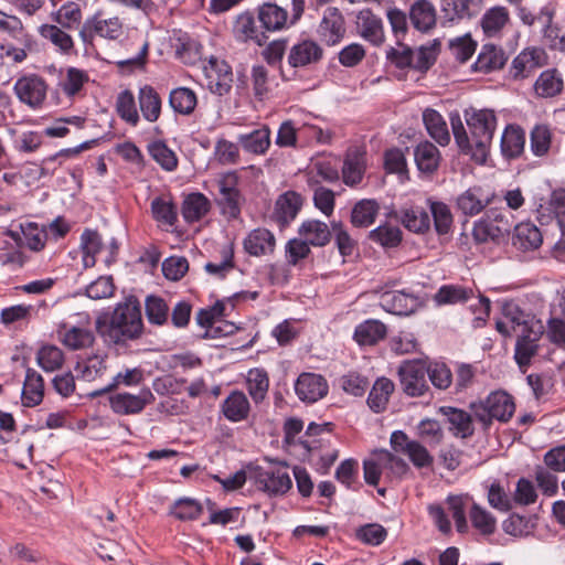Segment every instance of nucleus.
<instances>
[{"instance_id":"1","label":"nucleus","mask_w":565,"mask_h":565,"mask_svg":"<svg viewBox=\"0 0 565 565\" xmlns=\"http://www.w3.org/2000/svg\"><path fill=\"white\" fill-rule=\"evenodd\" d=\"M469 135L459 117L451 116V128L455 141L460 150L479 163H484L497 128V116L491 109H473L465 111Z\"/></svg>"},{"instance_id":"2","label":"nucleus","mask_w":565,"mask_h":565,"mask_svg":"<svg viewBox=\"0 0 565 565\" xmlns=\"http://www.w3.org/2000/svg\"><path fill=\"white\" fill-rule=\"evenodd\" d=\"M95 328L109 344L119 345L139 339L143 332V322L138 300L129 297L117 303L113 312L99 315Z\"/></svg>"},{"instance_id":"3","label":"nucleus","mask_w":565,"mask_h":565,"mask_svg":"<svg viewBox=\"0 0 565 565\" xmlns=\"http://www.w3.org/2000/svg\"><path fill=\"white\" fill-rule=\"evenodd\" d=\"M469 408L475 419L481 424L483 431H488L494 419L502 423L509 422L514 414L515 404L510 394L495 391L484 399L470 403Z\"/></svg>"},{"instance_id":"4","label":"nucleus","mask_w":565,"mask_h":565,"mask_svg":"<svg viewBox=\"0 0 565 565\" xmlns=\"http://www.w3.org/2000/svg\"><path fill=\"white\" fill-rule=\"evenodd\" d=\"M434 45L420 46L417 51H413L409 46L398 43L397 47H390L386 51V60L396 68H412L419 73H426L437 60V50Z\"/></svg>"},{"instance_id":"5","label":"nucleus","mask_w":565,"mask_h":565,"mask_svg":"<svg viewBox=\"0 0 565 565\" xmlns=\"http://www.w3.org/2000/svg\"><path fill=\"white\" fill-rule=\"evenodd\" d=\"M124 34V23L118 17L104 19L100 12L85 20L79 38L86 46H94L96 35L107 40H118Z\"/></svg>"},{"instance_id":"6","label":"nucleus","mask_w":565,"mask_h":565,"mask_svg":"<svg viewBox=\"0 0 565 565\" xmlns=\"http://www.w3.org/2000/svg\"><path fill=\"white\" fill-rule=\"evenodd\" d=\"M427 367L422 361H406L398 369L403 392L412 397L422 396L428 391Z\"/></svg>"},{"instance_id":"7","label":"nucleus","mask_w":565,"mask_h":565,"mask_svg":"<svg viewBox=\"0 0 565 565\" xmlns=\"http://www.w3.org/2000/svg\"><path fill=\"white\" fill-rule=\"evenodd\" d=\"M108 401L115 414L127 416L141 413L147 405L153 403L154 395L145 387L136 395L127 392L111 394Z\"/></svg>"},{"instance_id":"8","label":"nucleus","mask_w":565,"mask_h":565,"mask_svg":"<svg viewBox=\"0 0 565 565\" xmlns=\"http://www.w3.org/2000/svg\"><path fill=\"white\" fill-rule=\"evenodd\" d=\"M237 184L238 177L235 172L226 173L218 180V205L222 209V213L230 218H237L241 214L243 199Z\"/></svg>"},{"instance_id":"9","label":"nucleus","mask_w":565,"mask_h":565,"mask_svg":"<svg viewBox=\"0 0 565 565\" xmlns=\"http://www.w3.org/2000/svg\"><path fill=\"white\" fill-rule=\"evenodd\" d=\"M13 89L21 103L35 109L44 103L47 86L42 77L29 75L19 78Z\"/></svg>"},{"instance_id":"10","label":"nucleus","mask_w":565,"mask_h":565,"mask_svg":"<svg viewBox=\"0 0 565 565\" xmlns=\"http://www.w3.org/2000/svg\"><path fill=\"white\" fill-rule=\"evenodd\" d=\"M545 63L546 55L543 50L537 47L524 49L513 58L510 66V76L514 81L525 79Z\"/></svg>"},{"instance_id":"11","label":"nucleus","mask_w":565,"mask_h":565,"mask_svg":"<svg viewBox=\"0 0 565 565\" xmlns=\"http://www.w3.org/2000/svg\"><path fill=\"white\" fill-rule=\"evenodd\" d=\"M318 34L327 45L332 46L341 42L345 34L344 18L334 7L328 8L318 26Z\"/></svg>"},{"instance_id":"12","label":"nucleus","mask_w":565,"mask_h":565,"mask_svg":"<svg viewBox=\"0 0 565 565\" xmlns=\"http://www.w3.org/2000/svg\"><path fill=\"white\" fill-rule=\"evenodd\" d=\"M328 388L327 380L316 373H301L295 383L297 396L302 402L307 403H315L324 397L328 393Z\"/></svg>"},{"instance_id":"13","label":"nucleus","mask_w":565,"mask_h":565,"mask_svg":"<svg viewBox=\"0 0 565 565\" xmlns=\"http://www.w3.org/2000/svg\"><path fill=\"white\" fill-rule=\"evenodd\" d=\"M438 413L446 418L448 430L457 438L467 439L475 434L473 413L470 414L461 408L441 406Z\"/></svg>"},{"instance_id":"14","label":"nucleus","mask_w":565,"mask_h":565,"mask_svg":"<svg viewBox=\"0 0 565 565\" xmlns=\"http://www.w3.org/2000/svg\"><path fill=\"white\" fill-rule=\"evenodd\" d=\"M206 86L209 89L223 96L232 87L233 74L230 65L224 61L211 60L204 68Z\"/></svg>"},{"instance_id":"15","label":"nucleus","mask_w":565,"mask_h":565,"mask_svg":"<svg viewBox=\"0 0 565 565\" xmlns=\"http://www.w3.org/2000/svg\"><path fill=\"white\" fill-rule=\"evenodd\" d=\"M302 204L301 194L292 190L286 191L275 202L273 218L279 226H286L296 218Z\"/></svg>"},{"instance_id":"16","label":"nucleus","mask_w":565,"mask_h":565,"mask_svg":"<svg viewBox=\"0 0 565 565\" xmlns=\"http://www.w3.org/2000/svg\"><path fill=\"white\" fill-rule=\"evenodd\" d=\"M411 24L420 33H429L437 25V10L430 0H416L408 10Z\"/></svg>"},{"instance_id":"17","label":"nucleus","mask_w":565,"mask_h":565,"mask_svg":"<svg viewBox=\"0 0 565 565\" xmlns=\"http://www.w3.org/2000/svg\"><path fill=\"white\" fill-rule=\"evenodd\" d=\"M323 56L322 47L312 40H302L289 50L287 62L294 67H305L320 62Z\"/></svg>"},{"instance_id":"18","label":"nucleus","mask_w":565,"mask_h":565,"mask_svg":"<svg viewBox=\"0 0 565 565\" xmlns=\"http://www.w3.org/2000/svg\"><path fill=\"white\" fill-rule=\"evenodd\" d=\"M257 19L265 33L278 32L290 25L287 10L274 2H264L260 4L257 8Z\"/></svg>"},{"instance_id":"19","label":"nucleus","mask_w":565,"mask_h":565,"mask_svg":"<svg viewBox=\"0 0 565 565\" xmlns=\"http://www.w3.org/2000/svg\"><path fill=\"white\" fill-rule=\"evenodd\" d=\"M244 250L255 257L266 256L276 248L275 235L265 227L252 230L243 241Z\"/></svg>"},{"instance_id":"20","label":"nucleus","mask_w":565,"mask_h":565,"mask_svg":"<svg viewBox=\"0 0 565 565\" xmlns=\"http://www.w3.org/2000/svg\"><path fill=\"white\" fill-rule=\"evenodd\" d=\"M366 169L365 152L359 148H350L342 167V180L349 186H355L363 180Z\"/></svg>"},{"instance_id":"21","label":"nucleus","mask_w":565,"mask_h":565,"mask_svg":"<svg viewBox=\"0 0 565 565\" xmlns=\"http://www.w3.org/2000/svg\"><path fill=\"white\" fill-rule=\"evenodd\" d=\"M380 305L387 312L407 316L417 309L419 299L405 291H387L381 296Z\"/></svg>"},{"instance_id":"22","label":"nucleus","mask_w":565,"mask_h":565,"mask_svg":"<svg viewBox=\"0 0 565 565\" xmlns=\"http://www.w3.org/2000/svg\"><path fill=\"white\" fill-rule=\"evenodd\" d=\"M234 33L237 39L244 42H253L258 46L265 45L268 40L262 25H257L255 17L248 11L237 15L234 23Z\"/></svg>"},{"instance_id":"23","label":"nucleus","mask_w":565,"mask_h":565,"mask_svg":"<svg viewBox=\"0 0 565 565\" xmlns=\"http://www.w3.org/2000/svg\"><path fill=\"white\" fill-rule=\"evenodd\" d=\"M356 25L361 36L375 46L384 43V30L382 20L370 9H363L358 13Z\"/></svg>"},{"instance_id":"24","label":"nucleus","mask_w":565,"mask_h":565,"mask_svg":"<svg viewBox=\"0 0 565 565\" xmlns=\"http://www.w3.org/2000/svg\"><path fill=\"white\" fill-rule=\"evenodd\" d=\"M493 196L480 186H472L457 198V206L465 215L473 216L482 212L492 202Z\"/></svg>"},{"instance_id":"25","label":"nucleus","mask_w":565,"mask_h":565,"mask_svg":"<svg viewBox=\"0 0 565 565\" xmlns=\"http://www.w3.org/2000/svg\"><path fill=\"white\" fill-rule=\"evenodd\" d=\"M564 89L562 74L556 68L543 71L533 85V93L537 98H553Z\"/></svg>"},{"instance_id":"26","label":"nucleus","mask_w":565,"mask_h":565,"mask_svg":"<svg viewBox=\"0 0 565 565\" xmlns=\"http://www.w3.org/2000/svg\"><path fill=\"white\" fill-rule=\"evenodd\" d=\"M256 482L263 491L269 494H284L291 488V479L287 471L260 470L257 473Z\"/></svg>"},{"instance_id":"27","label":"nucleus","mask_w":565,"mask_h":565,"mask_svg":"<svg viewBox=\"0 0 565 565\" xmlns=\"http://www.w3.org/2000/svg\"><path fill=\"white\" fill-rule=\"evenodd\" d=\"M525 146V131L518 125H508L501 137V153L508 159L519 158Z\"/></svg>"},{"instance_id":"28","label":"nucleus","mask_w":565,"mask_h":565,"mask_svg":"<svg viewBox=\"0 0 565 565\" xmlns=\"http://www.w3.org/2000/svg\"><path fill=\"white\" fill-rule=\"evenodd\" d=\"M300 237L306 239L309 245L315 247L326 246L332 236V228L322 221L307 220L301 223L298 230Z\"/></svg>"},{"instance_id":"29","label":"nucleus","mask_w":565,"mask_h":565,"mask_svg":"<svg viewBox=\"0 0 565 565\" xmlns=\"http://www.w3.org/2000/svg\"><path fill=\"white\" fill-rule=\"evenodd\" d=\"M542 233L533 223L523 222L515 226L512 244L521 250H534L542 245Z\"/></svg>"},{"instance_id":"30","label":"nucleus","mask_w":565,"mask_h":565,"mask_svg":"<svg viewBox=\"0 0 565 565\" xmlns=\"http://www.w3.org/2000/svg\"><path fill=\"white\" fill-rule=\"evenodd\" d=\"M44 397V381L34 369L28 367L22 390V403L26 407L39 405Z\"/></svg>"},{"instance_id":"31","label":"nucleus","mask_w":565,"mask_h":565,"mask_svg":"<svg viewBox=\"0 0 565 565\" xmlns=\"http://www.w3.org/2000/svg\"><path fill=\"white\" fill-rule=\"evenodd\" d=\"M249 411V402L241 391H233L222 403L223 415L234 423L246 419Z\"/></svg>"},{"instance_id":"32","label":"nucleus","mask_w":565,"mask_h":565,"mask_svg":"<svg viewBox=\"0 0 565 565\" xmlns=\"http://www.w3.org/2000/svg\"><path fill=\"white\" fill-rule=\"evenodd\" d=\"M423 121L428 135L440 146H447L450 135L443 116L435 109L426 108L423 113Z\"/></svg>"},{"instance_id":"33","label":"nucleus","mask_w":565,"mask_h":565,"mask_svg":"<svg viewBox=\"0 0 565 565\" xmlns=\"http://www.w3.org/2000/svg\"><path fill=\"white\" fill-rule=\"evenodd\" d=\"M386 326L380 320L370 319L360 323L354 331V340L360 345H374L386 337Z\"/></svg>"},{"instance_id":"34","label":"nucleus","mask_w":565,"mask_h":565,"mask_svg":"<svg viewBox=\"0 0 565 565\" xmlns=\"http://www.w3.org/2000/svg\"><path fill=\"white\" fill-rule=\"evenodd\" d=\"M414 157L418 170L425 173L435 172L441 158L438 148L429 141L418 143L414 150Z\"/></svg>"},{"instance_id":"35","label":"nucleus","mask_w":565,"mask_h":565,"mask_svg":"<svg viewBox=\"0 0 565 565\" xmlns=\"http://www.w3.org/2000/svg\"><path fill=\"white\" fill-rule=\"evenodd\" d=\"M508 57L502 47L494 44H484L478 55L476 70L489 73L504 66Z\"/></svg>"},{"instance_id":"36","label":"nucleus","mask_w":565,"mask_h":565,"mask_svg":"<svg viewBox=\"0 0 565 565\" xmlns=\"http://www.w3.org/2000/svg\"><path fill=\"white\" fill-rule=\"evenodd\" d=\"M515 343L514 358L516 363L523 367L530 364L531 359L537 352L539 333L533 330H527L524 333L518 334Z\"/></svg>"},{"instance_id":"37","label":"nucleus","mask_w":565,"mask_h":565,"mask_svg":"<svg viewBox=\"0 0 565 565\" xmlns=\"http://www.w3.org/2000/svg\"><path fill=\"white\" fill-rule=\"evenodd\" d=\"M139 107L146 120L154 122L161 114V98L152 86L145 85L138 94Z\"/></svg>"},{"instance_id":"38","label":"nucleus","mask_w":565,"mask_h":565,"mask_svg":"<svg viewBox=\"0 0 565 565\" xmlns=\"http://www.w3.org/2000/svg\"><path fill=\"white\" fill-rule=\"evenodd\" d=\"M509 21L510 14L508 9L502 6H494L484 12L481 19V26L487 36H497Z\"/></svg>"},{"instance_id":"39","label":"nucleus","mask_w":565,"mask_h":565,"mask_svg":"<svg viewBox=\"0 0 565 565\" xmlns=\"http://www.w3.org/2000/svg\"><path fill=\"white\" fill-rule=\"evenodd\" d=\"M39 33L45 40H49L58 51L65 55L74 53V41L72 36L56 24H42Z\"/></svg>"},{"instance_id":"40","label":"nucleus","mask_w":565,"mask_h":565,"mask_svg":"<svg viewBox=\"0 0 565 565\" xmlns=\"http://www.w3.org/2000/svg\"><path fill=\"white\" fill-rule=\"evenodd\" d=\"M211 209L209 199L199 192L189 194L182 204V215L188 223L200 221Z\"/></svg>"},{"instance_id":"41","label":"nucleus","mask_w":565,"mask_h":565,"mask_svg":"<svg viewBox=\"0 0 565 565\" xmlns=\"http://www.w3.org/2000/svg\"><path fill=\"white\" fill-rule=\"evenodd\" d=\"M238 142L249 153L264 154L270 146V130L264 126L249 134L239 135Z\"/></svg>"},{"instance_id":"42","label":"nucleus","mask_w":565,"mask_h":565,"mask_svg":"<svg viewBox=\"0 0 565 565\" xmlns=\"http://www.w3.org/2000/svg\"><path fill=\"white\" fill-rule=\"evenodd\" d=\"M401 223L411 232L417 234L427 233L430 228L429 214L418 206L403 209L401 211Z\"/></svg>"},{"instance_id":"43","label":"nucleus","mask_w":565,"mask_h":565,"mask_svg":"<svg viewBox=\"0 0 565 565\" xmlns=\"http://www.w3.org/2000/svg\"><path fill=\"white\" fill-rule=\"evenodd\" d=\"M393 392L394 383L391 380L386 377L377 379L367 397L369 407L375 413L383 412Z\"/></svg>"},{"instance_id":"44","label":"nucleus","mask_w":565,"mask_h":565,"mask_svg":"<svg viewBox=\"0 0 565 565\" xmlns=\"http://www.w3.org/2000/svg\"><path fill=\"white\" fill-rule=\"evenodd\" d=\"M169 104L175 113L191 115L196 107L198 98L192 89L178 87L171 90Z\"/></svg>"},{"instance_id":"45","label":"nucleus","mask_w":565,"mask_h":565,"mask_svg":"<svg viewBox=\"0 0 565 565\" xmlns=\"http://www.w3.org/2000/svg\"><path fill=\"white\" fill-rule=\"evenodd\" d=\"M473 295L472 289L459 285H444L434 296L438 306L456 305L468 301Z\"/></svg>"},{"instance_id":"46","label":"nucleus","mask_w":565,"mask_h":565,"mask_svg":"<svg viewBox=\"0 0 565 565\" xmlns=\"http://www.w3.org/2000/svg\"><path fill=\"white\" fill-rule=\"evenodd\" d=\"M379 210L375 200H361L352 209L351 223L355 227H367L374 223Z\"/></svg>"},{"instance_id":"47","label":"nucleus","mask_w":565,"mask_h":565,"mask_svg":"<svg viewBox=\"0 0 565 565\" xmlns=\"http://www.w3.org/2000/svg\"><path fill=\"white\" fill-rule=\"evenodd\" d=\"M58 335L62 343L71 350L88 348L95 340L92 331L78 327H72L66 329L64 332L60 330Z\"/></svg>"},{"instance_id":"48","label":"nucleus","mask_w":565,"mask_h":565,"mask_svg":"<svg viewBox=\"0 0 565 565\" xmlns=\"http://www.w3.org/2000/svg\"><path fill=\"white\" fill-rule=\"evenodd\" d=\"M247 390L255 403H260L265 399L269 388L268 374L263 369L249 370L246 379Z\"/></svg>"},{"instance_id":"49","label":"nucleus","mask_w":565,"mask_h":565,"mask_svg":"<svg viewBox=\"0 0 565 565\" xmlns=\"http://www.w3.org/2000/svg\"><path fill=\"white\" fill-rule=\"evenodd\" d=\"M51 18L63 29L72 30L81 23L83 14L79 4L70 1L63 4L57 11L52 12Z\"/></svg>"},{"instance_id":"50","label":"nucleus","mask_w":565,"mask_h":565,"mask_svg":"<svg viewBox=\"0 0 565 565\" xmlns=\"http://www.w3.org/2000/svg\"><path fill=\"white\" fill-rule=\"evenodd\" d=\"M469 518L472 526L482 535H492L497 530V519L477 503L472 504Z\"/></svg>"},{"instance_id":"51","label":"nucleus","mask_w":565,"mask_h":565,"mask_svg":"<svg viewBox=\"0 0 565 565\" xmlns=\"http://www.w3.org/2000/svg\"><path fill=\"white\" fill-rule=\"evenodd\" d=\"M552 130L545 124L535 125L530 134V148L534 156L543 157L550 151L552 145Z\"/></svg>"},{"instance_id":"52","label":"nucleus","mask_w":565,"mask_h":565,"mask_svg":"<svg viewBox=\"0 0 565 565\" xmlns=\"http://www.w3.org/2000/svg\"><path fill=\"white\" fill-rule=\"evenodd\" d=\"M81 247L83 250V263L86 268L96 264V255L102 248V237L97 231L85 230L81 236Z\"/></svg>"},{"instance_id":"53","label":"nucleus","mask_w":565,"mask_h":565,"mask_svg":"<svg viewBox=\"0 0 565 565\" xmlns=\"http://www.w3.org/2000/svg\"><path fill=\"white\" fill-rule=\"evenodd\" d=\"M143 381V371L139 367L135 369H127L124 372H119L114 379L113 382L102 388L94 391L89 394L90 397H98L105 393H109L114 390H116L119 385H126V386H135L139 385Z\"/></svg>"},{"instance_id":"54","label":"nucleus","mask_w":565,"mask_h":565,"mask_svg":"<svg viewBox=\"0 0 565 565\" xmlns=\"http://www.w3.org/2000/svg\"><path fill=\"white\" fill-rule=\"evenodd\" d=\"M429 209L434 218V227L438 235H447L454 223L449 206L444 202L430 201Z\"/></svg>"},{"instance_id":"55","label":"nucleus","mask_w":565,"mask_h":565,"mask_svg":"<svg viewBox=\"0 0 565 565\" xmlns=\"http://www.w3.org/2000/svg\"><path fill=\"white\" fill-rule=\"evenodd\" d=\"M116 110L119 117L131 126H136L139 122L135 96L129 89L122 90L117 96Z\"/></svg>"},{"instance_id":"56","label":"nucleus","mask_w":565,"mask_h":565,"mask_svg":"<svg viewBox=\"0 0 565 565\" xmlns=\"http://www.w3.org/2000/svg\"><path fill=\"white\" fill-rule=\"evenodd\" d=\"M502 527L507 534L515 537H522L532 533L535 527V522L530 516L512 513L503 521Z\"/></svg>"},{"instance_id":"57","label":"nucleus","mask_w":565,"mask_h":565,"mask_svg":"<svg viewBox=\"0 0 565 565\" xmlns=\"http://www.w3.org/2000/svg\"><path fill=\"white\" fill-rule=\"evenodd\" d=\"M146 317L151 324L162 326L169 318V306L158 296H148L146 298Z\"/></svg>"},{"instance_id":"58","label":"nucleus","mask_w":565,"mask_h":565,"mask_svg":"<svg viewBox=\"0 0 565 565\" xmlns=\"http://www.w3.org/2000/svg\"><path fill=\"white\" fill-rule=\"evenodd\" d=\"M36 362L45 372H54L62 367L64 354L55 345H44L38 351Z\"/></svg>"},{"instance_id":"59","label":"nucleus","mask_w":565,"mask_h":565,"mask_svg":"<svg viewBox=\"0 0 565 565\" xmlns=\"http://www.w3.org/2000/svg\"><path fill=\"white\" fill-rule=\"evenodd\" d=\"M387 536L384 526L377 523L365 524L356 529L355 537L364 544L377 546L382 544Z\"/></svg>"},{"instance_id":"60","label":"nucleus","mask_w":565,"mask_h":565,"mask_svg":"<svg viewBox=\"0 0 565 565\" xmlns=\"http://www.w3.org/2000/svg\"><path fill=\"white\" fill-rule=\"evenodd\" d=\"M477 43L469 34L450 40L449 50L451 55L460 63L467 62L475 53Z\"/></svg>"},{"instance_id":"61","label":"nucleus","mask_w":565,"mask_h":565,"mask_svg":"<svg viewBox=\"0 0 565 565\" xmlns=\"http://www.w3.org/2000/svg\"><path fill=\"white\" fill-rule=\"evenodd\" d=\"M149 152L164 170L172 171L177 168L178 159L175 153L162 141L152 142L149 146Z\"/></svg>"},{"instance_id":"62","label":"nucleus","mask_w":565,"mask_h":565,"mask_svg":"<svg viewBox=\"0 0 565 565\" xmlns=\"http://www.w3.org/2000/svg\"><path fill=\"white\" fill-rule=\"evenodd\" d=\"M418 436L429 446H437L444 439V430L441 425L436 419H423L418 427Z\"/></svg>"},{"instance_id":"63","label":"nucleus","mask_w":565,"mask_h":565,"mask_svg":"<svg viewBox=\"0 0 565 565\" xmlns=\"http://www.w3.org/2000/svg\"><path fill=\"white\" fill-rule=\"evenodd\" d=\"M203 511L201 503L193 499L183 498L179 499L173 508L171 513L181 521H189L198 519Z\"/></svg>"},{"instance_id":"64","label":"nucleus","mask_w":565,"mask_h":565,"mask_svg":"<svg viewBox=\"0 0 565 565\" xmlns=\"http://www.w3.org/2000/svg\"><path fill=\"white\" fill-rule=\"evenodd\" d=\"M370 238L384 247H395L402 241V232L396 226L381 225L370 232Z\"/></svg>"}]
</instances>
